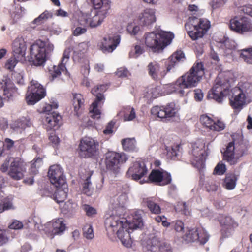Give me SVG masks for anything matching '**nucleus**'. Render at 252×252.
I'll use <instances>...</instances> for the list:
<instances>
[{
  "label": "nucleus",
  "instance_id": "obj_54",
  "mask_svg": "<svg viewBox=\"0 0 252 252\" xmlns=\"http://www.w3.org/2000/svg\"><path fill=\"white\" fill-rule=\"evenodd\" d=\"M116 75L119 77H126L128 76L129 74V72L128 70L124 67H121L117 69V71L116 72Z\"/></svg>",
  "mask_w": 252,
  "mask_h": 252
},
{
  "label": "nucleus",
  "instance_id": "obj_5",
  "mask_svg": "<svg viewBox=\"0 0 252 252\" xmlns=\"http://www.w3.org/2000/svg\"><path fill=\"white\" fill-rule=\"evenodd\" d=\"M211 27L210 22L206 18H199L195 16L189 18L185 24L188 35L193 40L202 38Z\"/></svg>",
  "mask_w": 252,
  "mask_h": 252
},
{
  "label": "nucleus",
  "instance_id": "obj_6",
  "mask_svg": "<svg viewBox=\"0 0 252 252\" xmlns=\"http://www.w3.org/2000/svg\"><path fill=\"white\" fill-rule=\"evenodd\" d=\"M174 38L170 32L161 31L158 33L151 32L145 34V44L153 51H159L169 44Z\"/></svg>",
  "mask_w": 252,
  "mask_h": 252
},
{
  "label": "nucleus",
  "instance_id": "obj_61",
  "mask_svg": "<svg viewBox=\"0 0 252 252\" xmlns=\"http://www.w3.org/2000/svg\"><path fill=\"white\" fill-rule=\"evenodd\" d=\"M91 176V175H89V176L87 177L83 185V190L85 193L89 190V188L91 185L90 181Z\"/></svg>",
  "mask_w": 252,
  "mask_h": 252
},
{
  "label": "nucleus",
  "instance_id": "obj_13",
  "mask_svg": "<svg viewBox=\"0 0 252 252\" xmlns=\"http://www.w3.org/2000/svg\"><path fill=\"white\" fill-rule=\"evenodd\" d=\"M182 238L183 242L185 244L198 242L201 245H204L208 240L209 235L200 228H187Z\"/></svg>",
  "mask_w": 252,
  "mask_h": 252
},
{
  "label": "nucleus",
  "instance_id": "obj_3",
  "mask_svg": "<svg viewBox=\"0 0 252 252\" xmlns=\"http://www.w3.org/2000/svg\"><path fill=\"white\" fill-rule=\"evenodd\" d=\"M54 45L48 41H35L30 48V61L36 66L44 65L48 56L53 51Z\"/></svg>",
  "mask_w": 252,
  "mask_h": 252
},
{
  "label": "nucleus",
  "instance_id": "obj_25",
  "mask_svg": "<svg viewBox=\"0 0 252 252\" xmlns=\"http://www.w3.org/2000/svg\"><path fill=\"white\" fill-rule=\"evenodd\" d=\"M1 89L3 92V95L8 99H12L18 94L17 88L10 78L3 77L1 82Z\"/></svg>",
  "mask_w": 252,
  "mask_h": 252
},
{
  "label": "nucleus",
  "instance_id": "obj_42",
  "mask_svg": "<svg viewBox=\"0 0 252 252\" xmlns=\"http://www.w3.org/2000/svg\"><path fill=\"white\" fill-rule=\"evenodd\" d=\"M161 174L158 185L164 186L170 184L172 182L171 174L162 169Z\"/></svg>",
  "mask_w": 252,
  "mask_h": 252
},
{
  "label": "nucleus",
  "instance_id": "obj_12",
  "mask_svg": "<svg viewBox=\"0 0 252 252\" xmlns=\"http://www.w3.org/2000/svg\"><path fill=\"white\" fill-rule=\"evenodd\" d=\"M178 106L174 102L164 105L155 106L151 110L152 115L160 118L163 122H167L176 115L178 111Z\"/></svg>",
  "mask_w": 252,
  "mask_h": 252
},
{
  "label": "nucleus",
  "instance_id": "obj_21",
  "mask_svg": "<svg viewBox=\"0 0 252 252\" xmlns=\"http://www.w3.org/2000/svg\"><path fill=\"white\" fill-rule=\"evenodd\" d=\"M219 220L222 227L220 233L223 238L229 237L234 229L238 226V224L230 216L220 215Z\"/></svg>",
  "mask_w": 252,
  "mask_h": 252
},
{
  "label": "nucleus",
  "instance_id": "obj_8",
  "mask_svg": "<svg viewBox=\"0 0 252 252\" xmlns=\"http://www.w3.org/2000/svg\"><path fill=\"white\" fill-rule=\"evenodd\" d=\"M109 85L107 84H100L94 87L91 90V93L96 96L95 100L90 106V113L93 119H99L100 117L101 112L99 107L103 105L105 97L103 93L107 90Z\"/></svg>",
  "mask_w": 252,
  "mask_h": 252
},
{
  "label": "nucleus",
  "instance_id": "obj_31",
  "mask_svg": "<svg viewBox=\"0 0 252 252\" xmlns=\"http://www.w3.org/2000/svg\"><path fill=\"white\" fill-rule=\"evenodd\" d=\"M53 194L54 199L58 203L63 202L67 196L68 189L65 186H59Z\"/></svg>",
  "mask_w": 252,
  "mask_h": 252
},
{
  "label": "nucleus",
  "instance_id": "obj_11",
  "mask_svg": "<svg viewBox=\"0 0 252 252\" xmlns=\"http://www.w3.org/2000/svg\"><path fill=\"white\" fill-rule=\"evenodd\" d=\"M99 142L90 137L82 138L78 146V154L82 158H92L98 153Z\"/></svg>",
  "mask_w": 252,
  "mask_h": 252
},
{
  "label": "nucleus",
  "instance_id": "obj_50",
  "mask_svg": "<svg viewBox=\"0 0 252 252\" xmlns=\"http://www.w3.org/2000/svg\"><path fill=\"white\" fill-rule=\"evenodd\" d=\"M226 170V166L222 162H219L215 167L213 173L214 174L222 175L225 173Z\"/></svg>",
  "mask_w": 252,
  "mask_h": 252
},
{
  "label": "nucleus",
  "instance_id": "obj_10",
  "mask_svg": "<svg viewBox=\"0 0 252 252\" xmlns=\"http://www.w3.org/2000/svg\"><path fill=\"white\" fill-rule=\"evenodd\" d=\"M46 95L45 88L37 81L32 80L28 87L25 99L28 105H34Z\"/></svg>",
  "mask_w": 252,
  "mask_h": 252
},
{
  "label": "nucleus",
  "instance_id": "obj_38",
  "mask_svg": "<svg viewBox=\"0 0 252 252\" xmlns=\"http://www.w3.org/2000/svg\"><path fill=\"white\" fill-rule=\"evenodd\" d=\"M43 158H35L32 161L29 169V172L31 175L34 176L37 174L38 169L43 164Z\"/></svg>",
  "mask_w": 252,
  "mask_h": 252
},
{
  "label": "nucleus",
  "instance_id": "obj_23",
  "mask_svg": "<svg viewBox=\"0 0 252 252\" xmlns=\"http://www.w3.org/2000/svg\"><path fill=\"white\" fill-rule=\"evenodd\" d=\"M12 54L18 59H22L25 57L27 50V44L22 36L16 37L12 42Z\"/></svg>",
  "mask_w": 252,
  "mask_h": 252
},
{
  "label": "nucleus",
  "instance_id": "obj_55",
  "mask_svg": "<svg viewBox=\"0 0 252 252\" xmlns=\"http://www.w3.org/2000/svg\"><path fill=\"white\" fill-rule=\"evenodd\" d=\"M224 3V0H212L210 4L213 9H215L223 6Z\"/></svg>",
  "mask_w": 252,
  "mask_h": 252
},
{
  "label": "nucleus",
  "instance_id": "obj_33",
  "mask_svg": "<svg viewBox=\"0 0 252 252\" xmlns=\"http://www.w3.org/2000/svg\"><path fill=\"white\" fill-rule=\"evenodd\" d=\"M123 149L126 152L136 151V141L134 138L123 139L121 141Z\"/></svg>",
  "mask_w": 252,
  "mask_h": 252
},
{
  "label": "nucleus",
  "instance_id": "obj_18",
  "mask_svg": "<svg viewBox=\"0 0 252 252\" xmlns=\"http://www.w3.org/2000/svg\"><path fill=\"white\" fill-rule=\"evenodd\" d=\"M108 12L98 11L94 16L90 17L89 14H84L80 17L78 22L79 25L84 27L90 26L91 28L96 27L103 21Z\"/></svg>",
  "mask_w": 252,
  "mask_h": 252
},
{
  "label": "nucleus",
  "instance_id": "obj_51",
  "mask_svg": "<svg viewBox=\"0 0 252 252\" xmlns=\"http://www.w3.org/2000/svg\"><path fill=\"white\" fill-rule=\"evenodd\" d=\"M155 220L158 223L161 222L162 226L165 227H168L170 225V223L167 221V218L164 215L156 216Z\"/></svg>",
  "mask_w": 252,
  "mask_h": 252
},
{
  "label": "nucleus",
  "instance_id": "obj_52",
  "mask_svg": "<svg viewBox=\"0 0 252 252\" xmlns=\"http://www.w3.org/2000/svg\"><path fill=\"white\" fill-rule=\"evenodd\" d=\"M49 141L55 145H58L60 143V139L56 135V133L54 130L51 131L49 133Z\"/></svg>",
  "mask_w": 252,
  "mask_h": 252
},
{
  "label": "nucleus",
  "instance_id": "obj_9",
  "mask_svg": "<svg viewBox=\"0 0 252 252\" xmlns=\"http://www.w3.org/2000/svg\"><path fill=\"white\" fill-rule=\"evenodd\" d=\"M245 152V145L241 141L237 143L233 141L228 143L226 150L223 153V160L226 161L230 165L236 164L240 157L243 156Z\"/></svg>",
  "mask_w": 252,
  "mask_h": 252
},
{
  "label": "nucleus",
  "instance_id": "obj_14",
  "mask_svg": "<svg viewBox=\"0 0 252 252\" xmlns=\"http://www.w3.org/2000/svg\"><path fill=\"white\" fill-rule=\"evenodd\" d=\"M107 231L112 234L118 233L122 229H127L128 226V220L119 216L112 215L107 218L105 221Z\"/></svg>",
  "mask_w": 252,
  "mask_h": 252
},
{
  "label": "nucleus",
  "instance_id": "obj_26",
  "mask_svg": "<svg viewBox=\"0 0 252 252\" xmlns=\"http://www.w3.org/2000/svg\"><path fill=\"white\" fill-rule=\"evenodd\" d=\"M61 116L55 112L47 113L45 116L44 123L47 130L58 129L60 126Z\"/></svg>",
  "mask_w": 252,
  "mask_h": 252
},
{
  "label": "nucleus",
  "instance_id": "obj_39",
  "mask_svg": "<svg viewBox=\"0 0 252 252\" xmlns=\"http://www.w3.org/2000/svg\"><path fill=\"white\" fill-rule=\"evenodd\" d=\"M162 242L158 236H154L148 241L147 249L151 251H156L159 249Z\"/></svg>",
  "mask_w": 252,
  "mask_h": 252
},
{
  "label": "nucleus",
  "instance_id": "obj_29",
  "mask_svg": "<svg viewBox=\"0 0 252 252\" xmlns=\"http://www.w3.org/2000/svg\"><path fill=\"white\" fill-rule=\"evenodd\" d=\"M32 123L27 118L23 117L12 122L10 128L16 132H21L27 127L31 126Z\"/></svg>",
  "mask_w": 252,
  "mask_h": 252
},
{
  "label": "nucleus",
  "instance_id": "obj_2",
  "mask_svg": "<svg viewBox=\"0 0 252 252\" xmlns=\"http://www.w3.org/2000/svg\"><path fill=\"white\" fill-rule=\"evenodd\" d=\"M204 68L202 62L195 63L189 72L179 77L174 84L175 91L183 95L184 90L195 87L204 75Z\"/></svg>",
  "mask_w": 252,
  "mask_h": 252
},
{
  "label": "nucleus",
  "instance_id": "obj_20",
  "mask_svg": "<svg viewBox=\"0 0 252 252\" xmlns=\"http://www.w3.org/2000/svg\"><path fill=\"white\" fill-rule=\"evenodd\" d=\"M48 175L51 183L56 187L66 186L63 170L59 165L51 166L48 170Z\"/></svg>",
  "mask_w": 252,
  "mask_h": 252
},
{
  "label": "nucleus",
  "instance_id": "obj_53",
  "mask_svg": "<svg viewBox=\"0 0 252 252\" xmlns=\"http://www.w3.org/2000/svg\"><path fill=\"white\" fill-rule=\"evenodd\" d=\"M70 52H71V49L69 48L66 49L64 51V52L63 53V56H62V58L61 59V61L60 63H62V64H64L65 65H66V63L67 61L69 59Z\"/></svg>",
  "mask_w": 252,
  "mask_h": 252
},
{
  "label": "nucleus",
  "instance_id": "obj_45",
  "mask_svg": "<svg viewBox=\"0 0 252 252\" xmlns=\"http://www.w3.org/2000/svg\"><path fill=\"white\" fill-rule=\"evenodd\" d=\"M89 47L88 43L85 42H83L77 44L75 46L73 47L75 53L77 54H84L88 51Z\"/></svg>",
  "mask_w": 252,
  "mask_h": 252
},
{
  "label": "nucleus",
  "instance_id": "obj_7",
  "mask_svg": "<svg viewBox=\"0 0 252 252\" xmlns=\"http://www.w3.org/2000/svg\"><path fill=\"white\" fill-rule=\"evenodd\" d=\"M129 157L124 152L111 151L106 154L104 163L106 169L113 174L119 173L122 164L126 162Z\"/></svg>",
  "mask_w": 252,
  "mask_h": 252
},
{
  "label": "nucleus",
  "instance_id": "obj_62",
  "mask_svg": "<svg viewBox=\"0 0 252 252\" xmlns=\"http://www.w3.org/2000/svg\"><path fill=\"white\" fill-rule=\"evenodd\" d=\"M77 27L73 31V34L75 36H78L86 32L87 29L86 27Z\"/></svg>",
  "mask_w": 252,
  "mask_h": 252
},
{
  "label": "nucleus",
  "instance_id": "obj_30",
  "mask_svg": "<svg viewBox=\"0 0 252 252\" xmlns=\"http://www.w3.org/2000/svg\"><path fill=\"white\" fill-rule=\"evenodd\" d=\"M84 99L80 94H73L72 100L74 111L76 115L79 117L84 107Z\"/></svg>",
  "mask_w": 252,
  "mask_h": 252
},
{
  "label": "nucleus",
  "instance_id": "obj_41",
  "mask_svg": "<svg viewBox=\"0 0 252 252\" xmlns=\"http://www.w3.org/2000/svg\"><path fill=\"white\" fill-rule=\"evenodd\" d=\"M162 169H153L148 176V180L151 183L158 185L160 179Z\"/></svg>",
  "mask_w": 252,
  "mask_h": 252
},
{
  "label": "nucleus",
  "instance_id": "obj_60",
  "mask_svg": "<svg viewBox=\"0 0 252 252\" xmlns=\"http://www.w3.org/2000/svg\"><path fill=\"white\" fill-rule=\"evenodd\" d=\"M206 188L208 191H214L217 190L218 186L214 181H211L206 184Z\"/></svg>",
  "mask_w": 252,
  "mask_h": 252
},
{
  "label": "nucleus",
  "instance_id": "obj_44",
  "mask_svg": "<svg viewBox=\"0 0 252 252\" xmlns=\"http://www.w3.org/2000/svg\"><path fill=\"white\" fill-rule=\"evenodd\" d=\"M128 223L130 224L131 229H136L143 225V220L141 216L137 213L133 216L132 222L128 221Z\"/></svg>",
  "mask_w": 252,
  "mask_h": 252
},
{
  "label": "nucleus",
  "instance_id": "obj_32",
  "mask_svg": "<svg viewBox=\"0 0 252 252\" xmlns=\"http://www.w3.org/2000/svg\"><path fill=\"white\" fill-rule=\"evenodd\" d=\"M239 175L234 173L227 174L224 180L223 187L227 190L233 189L236 185Z\"/></svg>",
  "mask_w": 252,
  "mask_h": 252
},
{
  "label": "nucleus",
  "instance_id": "obj_40",
  "mask_svg": "<svg viewBox=\"0 0 252 252\" xmlns=\"http://www.w3.org/2000/svg\"><path fill=\"white\" fill-rule=\"evenodd\" d=\"M240 52V57L247 63L252 64V46L241 49Z\"/></svg>",
  "mask_w": 252,
  "mask_h": 252
},
{
  "label": "nucleus",
  "instance_id": "obj_27",
  "mask_svg": "<svg viewBox=\"0 0 252 252\" xmlns=\"http://www.w3.org/2000/svg\"><path fill=\"white\" fill-rule=\"evenodd\" d=\"M155 14L154 9L146 8L138 16L140 23L143 26H148L155 22L156 18Z\"/></svg>",
  "mask_w": 252,
  "mask_h": 252
},
{
  "label": "nucleus",
  "instance_id": "obj_46",
  "mask_svg": "<svg viewBox=\"0 0 252 252\" xmlns=\"http://www.w3.org/2000/svg\"><path fill=\"white\" fill-rule=\"evenodd\" d=\"M52 13L47 10H45L41 13L37 18L34 20V23L36 24H40L49 18L52 17Z\"/></svg>",
  "mask_w": 252,
  "mask_h": 252
},
{
  "label": "nucleus",
  "instance_id": "obj_63",
  "mask_svg": "<svg viewBox=\"0 0 252 252\" xmlns=\"http://www.w3.org/2000/svg\"><path fill=\"white\" fill-rule=\"evenodd\" d=\"M3 143L4 144V147L8 150H10L14 147V142L10 138H5Z\"/></svg>",
  "mask_w": 252,
  "mask_h": 252
},
{
  "label": "nucleus",
  "instance_id": "obj_16",
  "mask_svg": "<svg viewBox=\"0 0 252 252\" xmlns=\"http://www.w3.org/2000/svg\"><path fill=\"white\" fill-rule=\"evenodd\" d=\"M148 172V169L143 161H136L133 163L126 173L127 178L138 181L145 177Z\"/></svg>",
  "mask_w": 252,
  "mask_h": 252
},
{
  "label": "nucleus",
  "instance_id": "obj_35",
  "mask_svg": "<svg viewBox=\"0 0 252 252\" xmlns=\"http://www.w3.org/2000/svg\"><path fill=\"white\" fill-rule=\"evenodd\" d=\"M91 2L95 9L101 8L100 11L108 12L110 9L109 0H91Z\"/></svg>",
  "mask_w": 252,
  "mask_h": 252
},
{
  "label": "nucleus",
  "instance_id": "obj_34",
  "mask_svg": "<svg viewBox=\"0 0 252 252\" xmlns=\"http://www.w3.org/2000/svg\"><path fill=\"white\" fill-rule=\"evenodd\" d=\"M67 71L66 66L64 64L60 63L58 66H53L51 69L49 70L50 77L52 78L51 80H53L56 78L60 76L62 72L64 73Z\"/></svg>",
  "mask_w": 252,
  "mask_h": 252
},
{
  "label": "nucleus",
  "instance_id": "obj_49",
  "mask_svg": "<svg viewBox=\"0 0 252 252\" xmlns=\"http://www.w3.org/2000/svg\"><path fill=\"white\" fill-rule=\"evenodd\" d=\"M144 52L143 49L140 45H136L129 52V57L130 58H137Z\"/></svg>",
  "mask_w": 252,
  "mask_h": 252
},
{
  "label": "nucleus",
  "instance_id": "obj_47",
  "mask_svg": "<svg viewBox=\"0 0 252 252\" xmlns=\"http://www.w3.org/2000/svg\"><path fill=\"white\" fill-rule=\"evenodd\" d=\"M21 59H18V57H14L13 55L12 57L10 58L9 59L7 60L5 64V68L11 71H12L18 61Z\"/></svg>",
  "mask_w": 252,
  "mask_h": 252
},
{
  "label": "nucleus",
  "instance_id": "obj_58",
  "mask_svg": "<svg viewBox=\"0 0 252 252\" xmlns=\"http://www.w3.org/2000/svg\"><path fill=\"white\" fill-rule=\"evenodd\" d=\"M136 117V114L134 108L130 109L129 114L125 113L124 116L125 121H131Z\"/></svg>",
  "mask_w": 252,
  "mask_h": 252
},
{
  "label": "nucleus",
  "instance_id": "obj_15",
  "mask_svg": "<svg viewBox=\"0 0 252 252\" xmlns=\"http://www.w3.org/2000/svg\"><path fill=\"white\" fill-rule=\"evenodd\" d=\"M26 171V163L19 158H14L10 164L8 175L14 180L22 179Z\"/></svg>",
  "mask_w": 252,
  "mask_h": 252
},
{
  "label": "nucleus",
  "instance_id": "obj_22",
  "mask_svg": "<svg viewBox=\"0 0 252 252\" xmlns=\"http://www.w3.org/2000/svg\"><path fill=\"white\" fill-rule=\"evenodd\" d=\"M120 36H108L104 37L100 45V49L103 53H111L120 44Z\"/></svg>",
  "mask_w": 252,
  "mask_h": 252
},
{
  "label": "nucleus",
  "instance_id": "obj_43",
  "mask_svg": "<svg viewBox=\"0 0 252 252\" xmlns=\"http://www.w3.org/2000/svg\"><path fill=\"white\" fill-rule=\"evenodd\" d=\"M14 209L12 201L9 198H4L0 202V214L5 211Z\"/></svg>",
  "mask_w": 252,
  "mask_h": 252
},
{
  "label": "nucleus",
  "instance_id": "obj_57",
  "mask_svg": "<svg viewBox=\"0 0 252 252\" xmlns=\"http://www.w3.org/2000/svg\"><path fill=\"white\" fill-rule=\"evenodd\" d=\"M84 209L86 213V215L88 216H92L96 214V211L95 209L89 205H85L84 206Z\"/></svg>",
  "mask_w": 252,
  "mask_h": 252
},
{
  "label": "nucleus",
  "instance_id": "obj_37",
  "mask_svg": "<svg viewBox=\"0 0 252 252\" xmlns=\"http://www.w3.org/2000/svg\"><path fill=\"white\" fill-rule=\"evenodd\" d=\"M145 96L149 99H155L161 95L160 86H150L148 88Z\"/></svg>",
  "mask_w": 252,
  "mask_h": 252
},
{
  "label": "nucleus",
  "instance_id": "obj_56",
  "mask_svg": "<svg viewBox=\"0 0 252 252\" xmlns=\"http://www.w3.org/2000/svg\"><path fill=\"white\" fill-rule=\"evenodd\" d=\"M158 250L159 252H172L170 245L165 242H162Z\"/></svg>",
  "mask_w": 252,
  "mask_h": 252
},
{
  "label": "nucleus",
  "instance_id": "obj_48",
  "mask_svg": "<svg viewBox=\"0 0 252 252\" xmlns=\"http://www.w3.org/2000/svg\"><path fill=\"white\" fill-rule=\"evenodd\" d=\"M83 235L87 239H92L94 237V234L92 226L89 224L84 225L83 228Z\"/></svg>",
  "mask_w": 252,
  "mask_h": 252
},
{
  "label": "nucleus",
  "instance_id": "obj_24",
  "mask_svg": "<svg viewBox=\"0 0 252 252\" xmlns=\"http://www.w3.org/2000/svg\"><path fill=\"white\" fill-rule=\"evenodd\" d=\"M200 123L205 127L210 130L216 131H220L225 128V124L218 120L215 122L211 117L206 114L202 115L200 117Z\"/></svg>",
  "mask_w": 252,
  "mask_h": 252
},
{
  "label": "nucleus",
  "instance_id": "obj_1",
  "mask_svg": "<svg viewBox=\"0 0 252 252\" xmlns=\"http://www.w3.org/2000/svg\"><path fill=\"white\" fill-rule=\"evenodd\" d=\"M230 87L228 80L218 76L213 87L208 92L207 97L218 103H221L224 98L231 93L232 95L229 97L230 105L235 111L239 112L245 104V94L239 87H235L231 90Z\"/></svg>",
  "mask_w": 252,
  "mask_h": 252
},
{
  "label": "nucleus",
  "instance_id": "obj_36",
  "mask_svg": "<svg viewBox=\"0 0 252 252\" xmlns=\"http://www.w3.org/2000/svg\"><path fill=\"white\" fill-rule=\"evenodd\" d=\"M143 203L147 206L151 213L159 214L161 213V208L159 205L151 199H144Z\"/></svg>",
  "mask_w": 252,
  "mask_h": 252
},
{
  "label": "nucleus",
  "instance_id": "obj_19",
  "mask_svg": "<svg viewBox=\"0 0 252 252\" xmlns=\"http://www.w3.org/2000/svg\"><path fill=\"white\" fill-rule=\"evenodd\" d=\"M66 229V225L62 218H59L48 222L44 230L46 235L51 239L55 235H61Z\"/></svg>",
  "mask_w": 252,
  "mask_h": 252
},
{
  "label": "nucleus",
  "instance_id": "obj_59",
  "mask_svg": "<svg viewBox=\"0 0 252 252\" xmlns=\"http://www.w3.org/2000/svg\"><path fill=\"white\" fill-rule=\"evenodd\" d=\"M23 223L17 220H14L8 226L10 229H20L23 228Z\"/></svg>",
  "mask_w": 252,
  "mask_h": 252
},
{
  "label": "nucleus",
  "instance_id": "obj_4",
  "mask_svg": "<svg viewBox=\"0 0 252 252\" xmlns=\"http://www.w3.org/2000/svg\"><path fill=\"white\" fill-rule=\"evenodd\" d=\"M185 59L184 53L181 50L177 51L173 53L169 57L167 63H166V70L160 71V65L157 62H151L148 64L147 68L148 73L152 78L158 81L163 78L167 73L174 67L176 64Z\"/></svg>",
  "mask_w": 252,
  "mask_h": 252
},
{
  "label": "nucleus",
  "instance_id": "obj_17",
  "mask_svg": "<svg viewBox=\"0 0 252 252\" xmlns=\"http://www.w3.org/2000/svg\"><path fill=\"white\" fill-rule=\"evenodd\" d=\"M230 29L236 33L243 34L252 31V23L245 17L240 18L235 17L230 21Z\"/></svg>",
  "mask_w": 252,
  "mask_h": 252
},
{
  "label": "nucleus",
  "instance_id": "obj_28",
  "mask_svg": "<svg viewBox=\"0 0 252 252\" xmlns=\"http://www.w3.org/2000/svg\"><path fill=\"white\" fill-rule=\"evenodd\" d=\"M127 228L122 229L117 233V237L121 241L122 244L127 248L131 247L132 241L130 235V230H131L130 224H128Z\"/></svg>",
  "mask_w": 252,
  "mask_h": 252
},
{
  "label": "nucleus",
  "instance_id": "obj_64",
  "mask_svg": "<svg viewBox=\"0 0 252 252\" xmlns=\"http://www.w3.org/2000/svg\"><path fill=\"white\" fill-rule=\"evenodd\" d=\"M243 12L252 17V5H247L242 7V10Z\"/></svg>",
  "mask_w": 252,
  "mask_h": 252
}]
</instances>
